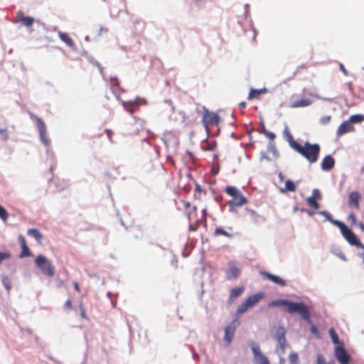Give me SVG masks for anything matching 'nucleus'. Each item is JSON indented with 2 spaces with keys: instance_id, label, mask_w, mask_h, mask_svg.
<instances>
[{
  "instance_id": "obj_1",
  "label": "nucleus",
  "mask_w": 364,
  "mask_h": 364,
  "mask_svg": "<svg viewBox=\"0 0 364 364\" xmlns=\"http://www.w3.org/2000/svg\"><path fill=\"white\" fill-rule=\"evenodd\" d=\"M269 306H285L289 313H297L305 321H311V314L308 307L303 302H294L287 299H277L272 301Z\"/></svg>"
},
{
  "instance_id": "obj_2",
  "label": "nucleus",
  "mask_w": 364,
  "mask_h": 364,
  "mask_svg": "<svg viewBox=\"0 0 364 364\" xmlns=\"http://www.w3.org/2000/svg\"><path fill=\"white\" fill-rule=\"evenodd\" d=\"M294 151L304 157L310 164H314L318 159L321 147L318 144L306 141L304 145L299 144Z\"/></svg>"
},
{
  "instance_id": "obj_3",
  "label": "nucleus",
  "mask_w": 364,
  "mask_h": 364,
  "mask_svg": "<svg viewBox=\"0 0 364 364\" xmlns=\"http://www.w3.org/2000/svg\"><path fill=\"white\" fill-rule=\"evenodd\" d=\"M225 193L232 198L228 202L230 208L241 207L248 203L247 199L243 196L240 190L235 186H226Z\"/></svg>"
},
{
  "instance_id": "obj_4",
  "label": "nucleus",
  "mask_w": 364,
  "mask_h": 364,
  "mask_svg": "<svg viewBox=\"0 0 364 364\" xmlns=\"http://www.w3.org/2000/svg\"><path fill=\"white\" fill-rule=\"evenodd\" d=\"M24 26L26 27L31 38L36 39L39 38L45 28L43 23H41L39 21H35V20L30 16L24 17Z\"/></svg>"
},
{
  "instance_id": "obj_5",
  "label": "nucleus",
  "mask_w": 364,
  "mask_h": 364,
  "mask_svg": "<svg viewBox=\"0 0 364 364\" xmlns=\"http://www.w3.org/2000/svg\"><path fill=\"white\" fill-rule=\"evenodd\" d=\"M36 266L41 269L43 274L53 277L55 274V268L51 262L43 255H38L35 260Z\"/></svg>"
},
{
  "instance_id": "obj_6",
  "label": "nucleus",
  "mask_w": 364,
  "mask_h": 364,
  "mask_svg": "<svg viewBox=\"0 0 364 364\" xmlns=\"http://www.w3.org/2000/svg\"><path fill=\"white\" fill-rule=\"evenodd\" d=\"M264 297V293L259 292L255 294L247 299L244 302L240 304L236 310L237 315L244 314L248 309L253 307Z\"/></svg>"
},
{
  "instance_id": "obj_7",
  "label": "nucleus",
  "mask_w": 364,
  "mask_h": 364,
  "mask_svg": "<svg viewBox=\"0 0 364 364\" xmlns=\"http://www.w3.org/2000/svg\"><path fill=\"white\" fill-rule=\"evenodd\" d=\"M220 120V118L218 113L210 112L205 107L203 108L202 123L208 132H209V127L218 126Z\"/></svg>"
},
{
  "instance_id": "obj_8",
  "label": "nucleus",
  "mask_w": 364,
  "mask_h": 364,
  "mask_svg": "<svg viewBox=\"0 0 364 364\" xmlns=\"http://www.w3.org/2000/svg\"><path fill=\"white\" fill-rule=\"evenodd\" d=\"M334 356L340 364H349L350 355L346 350L343 344H340L335 347Z\"/></svg>"
},
{
  "instance_id": "obj_9",
  "label": "nucleus",
  "mask_w": 364,
  "mask_h": 364,
  "mask_svg": "<svg viewBox=\"0 0 364 364\" xmlns=\"http://www.w3.org/2000/svg\"><path fill=\"white\" fill-rule=\"evenodd\" d=\"M196 213V207H193V212L188 213V220H189V229L192 231H196L200 225V224L203 222L206 221V210H203V214L200 218L196 220V221H193V215Z\"/></svg>"
},
{
  "instance_id": "obj_10",
  "label": "nucleus",
  "mask_w": 364,
  "mask_h": 364,
  "mask_svg": "<svg viewBox=\"0 0 364 364\" xmlns=\"http://www.w3.org/2000/svg\"><path fill=\"white\" fill-rule=\"evenodd\" d=\"M343 237L351 245L364 248V245L358 240L353 232L347 225L341 230Z\"/></svg>"
},
{
  "instance_id": "obj_11",
  "label": "nucleus",
  "mask_w": 364,
  "mask_h": 364,
  "mask_svg": "<svg viewBox=\"0 0 364 364\" xmlns=\"http://www.w3.org/2000/svg\"><path fill=\"white\" fill-rule=\"evenodd\" d=\"M251 348L256 364H270L267 358L261 353L259 346L258 345L255 344L254 342H252Z\"/></svg>"
},
{
  "instance_id": "obj_12",
  "label": "nucleus",
  "mask_w": 364,
  "mask_h": 364,
  "mask_svg": "<svg viewBox=\"0 0 364 364\" xmlns=\"http://www.w3.org/2000/svg\"><path fill=\"white\" fill-rule=\"evenodd\" d=\"M235 321H233L230 325L225 328L224 341L227 345H229L235 335L236 325Z\"/></svg>"
},
{
  "instance_id": "obj_13",
  "label": "nucleus",
  "mask_w": 364,
  "mask_h": 364,
  "mask_svg": "<svg viewBox=\"0 0 364 364\" xmlns=\"http://www.w3.org/2000/svg\"><path fill=\"white\" fill-rule=\"evenodd\" d=\"M354 127L350 124V122L345 121L343 122L337 129V136H341L346 133L351 132L354 131Z\"/></svg>"
},
{
  "instance_id": "obj_14",
  "label": "nucleus",
  "mask_w": 364,
  "mask_h": 364,
  "mask_svg": "<svg viewBox=\"0 0 364 364\" xmlns=\"http://www.w3.org/2000/svg\"><path fill=\"white\" fill-rule=\"evenodd\" d=\"M38 128L41 141L45 145L48 146L49 144V140L46 136V127L44 122L41 119H38Z\"/></svg>"
},
{
  "instance_id": "obj_15",
  "label": "nucleus",
  "mask_w": 364,
  "mask_h": 364,
  "mask_svg": "<svg viewBox=\"0 0 364 364\" xmlns=\"http://www.w3.org/2000/svg\"><path fill=\"white\" fill-rule=\"evenodd\" d=\"M335 166V160L331 155H327L323 159L321 168L323 171H330Z\"/></svg>"
},
{
  "instance_id": "obj_16",
  "label": "nucleus",
  "mask_w": 364,
  "mask_h": 364,
  "mask_svg": "<svg viewBox=\"0 0 364 364\" xmlns=\"http://www.w3.org/2000/svg\"><path fill=\"white\" fill-rule=\"evenodd\" d=\"M261 274L266 279L272 281V282H274L281 287H284L286 285L285 281L278 276L272 274L267 272H261Z\"/></svg>"
},
{
  "instance_id": "obj_17",
  "label": "nucleus",
  "mask_w": 364,
  "mask_h": 364,
  "mask_svg": "<svg viewBox=\"0 0 364 364\" xmlns=\"http://www.w3.org/2000/svg\"><path fill=\"white\" fill-rule=\"evenodd\" d=\"M360 199V195L359 193L355 191L351 192L348 196V205L350 207L355 208V209L359 208V200Z\"/></svg>"
},
{
  "instance_id": "obj_18",
  "label": "nucleus",
  "mask_w": 364,
  "mask_h": 364,
  "mask_svg": "<svg viewBox=\"0 0 364 364\" xmlns=\"http://www.w3.org/2000/svg\"><path fill=\"white\" fill-rule=\"evenodd\" d=\"M284 139L289 142V144L294 150L299 146V143L296 141L289 132L288 127H286L283 132Z\"/></svg>"
},
{
  "instance_id": "obj_19",
  "label": "nucleus",
  "mask_w": 364,
  "mask_h": 364,
  "mask_svg": "<svg viewBox=\"0 0 364 364\" xmlns=\"http://www.w3.org/2000/svg\"><path fill=\"white\" fill-rule=\"evenodd\" d=\"M267 89L264 87L262 89L257 90V89H250V92L247 96L248 100H252L253 99H259L261 95L265 94L267 92Z\"/></svg>"
},
{
  "instance_id": "obj_20",
  "label": "nucleus",
  "mask_w": 364,
  "mask_h": 364,
  "mask_svg": "<svg viewBox=\"0 0 364 364\" xmlns=\"http://www.w3.org/2000/svg\"><path fill=\"white\" fill-rule=\"evenodd\" d=\"M226 274L229 280L237 279L240 274V269L235 265H231L227 270Z\"/></svg>"
},
{
  "instance_id": "obj_21",
  "label": "nucleus",
  "mask_w": 364,
  "mask_h": 364,
  "mask_svg": "<svg viewBox=\"0 0 364 364\" xmlns=\"http://www.w3.org/2000/svg\"><path fill=\"white\" fill-rule=\"evenodd\" d=\"M124 108L129 113H134L139 107V103L136 101H128L122 102Z\"/></svg>"
},
{
  "instance_id": "obj_22",
  "label": "nucleus",
  "mask_w": 364,
  "mask_h": 364,
  "mask_svg": "<svg viewBox=\"0 0 364 364\" xmlns=\"http://www.w3.org/2000/svg\"><path fill=\"white\" fill-rule=\"evenodd\" d=\"M59 37L62 41H63L68 46L73 48L75 46V43L72 38L67 33L60 32Z\"/></svg>"
},
{
  "instance_id": "obj_23",
  "label": "nucleus",
  "mask_w": 364,
  "mask_h": 364,
  "mask_svg": "<svg viewBox=\"0 0 364 364\" xmlns=\"http://www.w3.org/2000/svg\"><path fill=\"white\" fill-rule=\"evenodd\" d=\"M244 287H239L232 289L230 291L229 300L232 301L237 299V297L240 296L242 292L244 291Z\"/></svg>"
},
{
  "instance_id": "obj_24",
  "label": "nucleus",
  "mask_w": 364,
  "mask_h": 364,
  "mask_svg": "<svg viewBox=\"0 0 364 364\" xmlns=\"http://www.w3.org/2000/svg\"><path fill=\"white\" fill-rule=\"evenodd\" d=\"M248 213L250 216L251 220L255 223H259L260 222L264 221L265 218L259 215L255 210H248Z\"/></svg>"
},
{
  "instance_id": "obj_25",
  "label": "nucleus",
  "mask_w": 364,
  "mask_h": 364,
  "mask_svg": "<svg viewBox=\"0 0 364 364\" xmlns=\"http://www.w3.org/2000/svg\"><path fill=\"white\" fill-rule=\"evenodd\" d=\"M27 234L36 239L38 244H41V240L43 238L42 234L37 229H29L27 231Z\"/></svg>"
},
{
  "instance_id": "obj_26",
  "label": "nucleus",
  "mask_w": 364,
  "mask_h": 364,
  "mask_svg": "<svg viewBox=\"0 0 364 364\" xmlns=\"http://www.w3.org/2000/svg\"><path fill=\"white\" fill-rule=\"evenodd\" d=\"M329 335L331 336V338L332 340V342L336 344V346H338L340 344H343L342 342L340 341L338 335L337 334L336 331L333 328H331L329 329Z\"/></svg>"
},
{
  "instance_id": "obj_27",
  "label": "nucleus",
  "mask_w": 364,
  "mask_h": 364,
  "mask_svg": "<svg viewBox=\"0 0 364 364\" xmlns=\"http://www.w3.org/2000/svg\"><path fill=\"white\" fill-rule=\"evenodd\" d=\"M213 235L215 237L219 236V235H223V236L229 237V238L232 237V235L231 233H229L228 231L225 230L221 227H217L214 230Z\"/></svg>"
},
{
  "instance_id": "obj_28",
  "label": "nucleus",
  "mask_w": 364,
  "mask_h": 364,
  "mask_svg": "<svg viewBox=\"0 0 364 364\" xmlns=\"http://www.w3.org/2000/svg\"><path fill=\"white\" fill-rule=\"evenodd\" d=\"M296 191V186L294 182L291 180H287L285 182V187L284 189H281V192L284 193L286 191L294 192Z\"/></svg>"
},
{
  "instance_id": "obj_29",
  "label": "nucleus",
  "mask_w": 364,
  "mask_h": 364,
  "mask_svg": "<svg viewBox=\"0 0 364 364\" xmlns=\"http://www.w3.org/2000/svg\"><path fill=\"white\" fill-rule=\"evenodd\" d=\"M277 341L281 344L282 350H284V343H285V336H284V331L282 328L279 332L277 336Z\"/></svg>"
},
{
  "instance_id": "obj_30",
  "label": "nucleus",
  "mask_w": 364,
  "mask_h": 364,
  "mask_svg": "<svg viewBox=\"0 0 364 364\" xmlns=\"http://www.w3.org/2000/svg\"><path fill=\"white\" fill-rule=\"evenodd\" d=\"M364 120V116L362 114H354L350 117L348 121L352 123H360Z\"/></svg>"
},
{
  "instance_id": "obj_31",
  "label": "nucleus",
  "mask_w": 364,
  "mask_h": 364,
  "mask_svg": "<svg viewBox=\"0 0 364 364\" xmlns=\"http://www.w3.org/2000/svg\"><path fill=\"white\" fill-rule=\"evenodd\" d=\"M306 200L308 203V204L312 208H314L315 210H318L319 208V204L318 203L316 200H315L314 198L309 197L306 199Z\"/></svg>"
},
{
  "instance_id": "obj_32",
  "label": "nucleus",
  "mask_w": 364,
  "mask_h": 364,
  "mask_svg": "<svg viewBox=\"0 0 364 364\" xmlns=\"http://www.w3.org/2000/svg\"><path fill=\"white\" fill-rule=\"evenodd\" d=\"M311 105V101L308 99H301L296 102L294 107H306Z\"/></svg>"
},
{
  "instance_id": "obj_33",
  "label": "nucleus",
  "mask_w": 364,
  "mask_h": 364,
  "mask_svg": "<svg viewBox=\"0 0 364 364\" xmlns=\"http://www.w3.org/2000/svg\"><path fill=\"white\" fill-rule=\"evenodd\" d=\"M217 145L215 141L210 143L207 142L205 144L202 146V149L204 151H214L216 148Z\"/></svg>"
},
{
  "instance_id": "obj_34",
  "label": "nucleus",
  "mask_w": 364,
  "mask_h": 364,
  "mask_svg": "<svg viewBox=\"0 0 364 364\" xmlns=\"http://www.w3.org/2000/svg\"><path fill=\"white\" fill-rule=\"evenodd\" d=\"M289 359L290 364H298L299 363L298 354L295 352H291L289 354Z\"/></svg>"
},
{
  "instance_id": "obj_35",
  "label": "nucleus",
  "mask_w": 364,
  "mask_h": 364,
  "mask_svg": "<svg viewBox=\"0 0 364 364\" xmlns=\"http://www.w3.org/2000/svg\"><path fill=\"white\" fill-rule=\"evenodd\" d=\"M79 309H80V316L83 318H85L86 320H88L89 318H88V316H87V315L86 314L85 307V306H84L82 302H80L79 303Z\"/></svg>"
},
{
  "instance_id": "obj_36",
  "label": "nucleus",
  "mask_w": 364,
  "mask_h": 364,
  "mask_svg": "<svg viewBox=\"0 0 364 364\" xmlns=\"http://www.w3.org/2000/svg\"><path fill=\"white\" fill-rule=\"evenodd\" d=\"M328 221H330L332 224L338 227L340 230H343V228H344L346 227V225L343 223H342L339 220H334L332 218V217L331 218V220H329Z\"/></svg>"
},
{
  "instance_id": "obj_37",
  "label": "nucleus",
  "mask_w": 364,
  "mask_h": 364,
  "mask_svg": "<svg viewBox=\"0 0 364 364\" xmlns=\"http://www.w3.org/2000/svg\"><path fill=\"white\" fill-rule=\"evenodd\" d=\"M262 133L272 141L276 138V135L273 132L267 130L264 127H263Z\"/></svg>"
},
{
  "instance_id": "obj_38",
  "label": "nucleus",
  "mask_w": 364,
  "mask_h": 364,
  "mask_svg": "<svg viewBox=\"0 0 364 364\" xmlns=\"http://www.w3.org/2000/svg\"><path fill=\"white\" fill-rule=\"evenodd\" d=\"M8 218V213L6 209L0 205V218L3 220H6Z\"/></svg>"
},
{
  "instance_id": "obj_39",
  "label": "nucleus",
  "mask_w": 364,
  "mask_h": 364,
  "mask_svg": "<svg viewBox=\"0 0 364 364\" xmlns=\"http://www.w3.org/2000/svg\"><path fill=\"white\" fill-rule=\"evenodd\" d=\"M73 309V302L70 299L67 300L64 305H63V309L66 311H68Z\"/></svg>"
},
{
  "instance_id": "obj_40",
  "label": "nucleus",
  "mask_w": 364,
  "mask_h": 364,
  "mask_svg": "<svg viewBox=\"0 0 364 364\" xmlns=\"http://www.w3.org/2000/svg\"><path fill=\"white\" fill-rule=\"evenodd\" d=\"M2 282L6 289L9 291L11 289V282L10 279L7 277H4L2 279Z\"/></svg>"
},
{
  "instance_id": "obj_41",
  "label": "nucleus",
  "mask_w": 364,
  "mask_h": 364,
  "mask_svg": "<svg viewBox=\"0 0 364 364\" xmlns=\"http://www.w3.org/2000/svg\"><path fill=\"white\" fill-rule=\"evenodd\" d=\"M11 254L9 252H0V264L5 259H9Z\"/></svg>"
},
{
  "instance_id": "obj_42",
  "label": "nucleus",
  "mask_w": 364,
  "mask_h": 364,
  "mask_svg": "<svg viewBox=\"0 0 364 364\" xmlns=\"http://www.w3.org/2000/svg\"><path fill=\"white\" fill-rule=\"evenodd\" d=\"M316 363L317 364H326V359L323 355H321V354L317 355Z\"/></svg>"
},
{
  "instance_id": "obj_43",
  "label": "nucleus",
  "mask_w": 364,
  "mask_h": 364,
  "mask_svg": "<svg viewBox=\"0 0 364 364\" xmlns=\"http://www.w3.org/2000/svg\"><path fill=\"white\" fill-rule=\"evenodd\" d=\"M311 197L314 198L315 200H321V193L318 189H314L313 191L312 196Z\"/></svg>"
},
{
  "instance_id": "obj_44",
  "label": "nucleus",
  "mask_w": 364,
  "mask_h": 364,
  "mask_svg": "<svg viewBox=\"0 0 364 364\" xmlns=\"http://www.w3.org/2000/svg\"><path fill=\"white\" fill-rule=\"evenodd\" d=\"M201 191H202V190H201L200 185L196 184V186L195 187V198H196L200 199V195L201 193Z\"/></svg>"
},
{
  "instance_id": "obj_45",
  "label": "nucleus",
  "mask_w": 364,
  "mask_h": 364,
  "mask_svg": "<svg viewBox=\"0 0 364 364\" xmlns=\"http://www.w3.org/2000/svg\"><path fill=\"white\" fill-rule=\"evenodd\" d=\"M31 255V252L28 247L24 242V257H29Z\"/></svg>"
},
{
  "instance_id": "obj_46",
  "label": "nucleus",
  "mask_w": 364,
  "mask_h": 364,
  "mask_svg": "<svg viewBox=\"0 0 364 364\" xmlns=\"http://www.w3.org/2000/svg\"><path fill=\"white\" fill-rule=\"evenodd\" d=\"M318 213L320 215H323L326 218V220H331V215L327 211L322 210V211L318 212Z\"/></svg>"
},
{
  "instance_id": "obj_47",
  "label": "nucleus",
  "mask_w": 364,
  "mask_h": 364,
  "mask_svg": "<svg viewBox=\"0 0 364 364\" xmlns=\"http://www.w3.org/2000/svg\"><path fill=\"white\" fill-rule=\"evenodd\" d=\"M339 68H340L341 71L343 73L344 75H346V76L348 75V72L346 69V68H345V66L343 65V63H340L339 64Z\"/></svg>"
},
{
  "instance_id": "obj_48",
  "label": "nucleus",
  "mask_w": 364,
  "mask_h": 364,
  "mask_svg": "<svg viewBox=\"0 0 364 364\" xmlns=\"http://www.w3.org/2000/svg\"><path fill=\"white\" fill-rule=\"evenodd\" d=\"M105 133L107 134V136L109 138V139L110 140V141H112V137L113 135V131L109 129H107L105 130Z\"/></svg>"
},
{
  "instance_id": "obj_49",
  "label": "nucleus",
  "mask_w": 364,
  "mask_h": 364,
  "mask_svg": "<svg viewBox=\"0 0 364 364\" xmlns=\"http://www.w3.org/2000/svg\"><path fill=\"white\" fill-rule=\"evenodd\" d=\"M18 240L20 242L21 247L23 249V236L19 235ZM19 257H21V258L23 257V250H21V252L19 254Z\"/></svg>"
},
{
  "instance_id": "obj_50",
  "label": "nucleus",
  "mask_w": 364,
  "mask_h": 364,
  "mask_svg": "<svg viewBox=\"0 0 364 364\" xmlns=\"http://www.w3.org/2000/svg\"><path fill=\"white\" fill-rule=\"evenodd\" d=\"M74 289L77 291L80 292V285L77 282H73Z\"/></svg>"
},
{
  "instance_id": "obj_51",
  "label": "nucleus",
  "mask_w": 364,
  "mask_h": 364,
  "mask_svg": "<svg viewBox=\"0 0 364 364\" xmlns=\"http://www.w3.org/2000/svg\"><path fill=\"white\" fill-rule=\"evenodd\" d=\"M165 103L168 104L171 107V109L173 111L174 109V107L173 105V102L171 100H166L164 101Z\"/></svg>"
},
{
  "instance_id": "obj_52",
  "label": "nucleus",
  "mask_w": 364,
  "mask_h": 364,
  "mask_svg": "<svg viewBox=\"0 0 364 364\" xmlns=\"http://www.w3.org/2000/svg\"><path fill=\"white\" fill-rule=\"evenodd\" d=\"M311 331L313 333L317 334L318 333V331L316 326L312 325L311 327Z\"/></svg>"
},
{
  "instance_id": "obj_53",
  "label": "nucleus",
  "mask_w": 364,
  "mask_h": 364,
  "mask_svg": "<svg viewBox=\"0 0 364 364\" xmlns=\"http://www.w3.org/2000/svg\"><path fill=\"white\" fill-rule=\"evenodd\" d=\"M331 119V117L328 116V117H323L322 118V122L323 124H326V123H328Z\"/></svg>"
},
{
  "instance_id": "obj_54",
  "label": "nucleus",
  "mask_w": 364,
  "mask_h": 364,
  "mask_svg": "<svg viewBox=\"0 0 364 364\" xmlns=\"http://www.w3.org/2000/svg\"><path fill=\"white\" fill-rule=\"evenodd\" d=\"M112 85H113L114 87L118 86L119 83H118L117 79L114 80V82L112 83Z\"/></svg>"
},
{
  "instance_id": "obj_55",
  "label": "nucleus",
  "mask_w": 364,
  "mask_h": 364,
  "mask_svg": "<svg viewBox=\"0 0 364 364\" xmlns=\"http://www.w3.org/2000/svg\"><path fill=\"white\" fill-rule=\"evenodd\" d=\"M18 17L19 18V21H23V14L21 12H18Z\"/></svg>"
},
{
  "instance_id": "obj_56",
  "label": "nucleus",
  "mask_w": 364,
  "mask_h": 364,
  "mask_svg": "<svg viewBox=\"0 0 364 364\" xmlns=\"http://www.w3.org/2000/svg\"><path fill=\"white\" fill-rule=\"evenodd\" d=\"M240 107H242V108H245L246 107V102H242L239 104Z\"/></svg>"
},
{
  "instance_id": "obj_57",
  "label": "nucleus",
  "mask_w": 364,
  "mask_h": 364,
  "mask_svg": "<svg viewBox=\"0 0 364 364\" xmlns=\"http://www.w3.org/2000/svg\"><path fill=\"white\" fill-rule=\"evenodd\" d=\"M261 156H262V159H266L267 160H270L269 158H268L267 156H266L263 152H261Z\"/></svg>"
},
{
  "instance_id": "obj_58",
  "label": "nucleus",
  "mask_w": 364,
  "mask_h": 364,
  "mask_svg": "<svg viewBox=\"0 0 364 364\" xmlns=\"http://www.w3.org/2000/svg\"><path fill=\"white\" fill-rule=\"evenodd\" d=\"M183 205L186 208H188L190 206V203L186 201H183Z\"/></svg>"
},
{
  "instance_id": "obj_59",
  "label": "nucleus",
  "mask_w": 364,
  "mask_h": 364,
  "mask_svg": "<svg viewBox=\"0 0 364 364\" xmlns=\"http://www.w3.org/2000/svg\"><path fill=\"white\" fill-rule=\"evenodd\" d=\"M268 149H270L271 151L275 152V149L272 146H268Z\"/></svg>"
},
{
  "instance_id": "obj_60",
  "label": "nucleus",
  "mask_w": 364,
  "mask_h": 364,
  "mask_svg": "<svg viewBox=\"0 0 364 364\" xmlns=\"http://www.w3.org/2000/svg\"><path fill=\"white\" fill-rule=\"evenodd\" d=\"M98 67H99V68H100V73L103 75V73H102V70H103V69H102V67H100V65H99Z\"/></svg>"
},
{
  "instance_id": "obj_61",
  "label": "nucleus",
  "mask_w": 364,
  "mask_h": 364,
  "mask_svg": "<svg viewBox=\"0 0 364 364\" xmlns=\"http://www.w3.org/2000/svg\"><path fill=\"white\" fill-rule=\"evenodd\" d=\"M327 364H335L334 361L331 360Z\"/></svg>"
},
{
  "instance_id": "obj_62",
  "label": "nucleus",
  "mask_w": 364,
  "mask_h": 364,
  "mask_svg": "<svg viewBox=\"0 0 364 364\" xmlns=\"http://www.w3.org/2000/svg\"><path fill=\"white\" fill-rule=\"evenodd\" d=\"M280 362H281V363H284V358H281L280 359Z\"/></svg>"
},
{
  "instance_id": "obj_63",
  "label": "nucleus",
  "mask_w": 364,
  "mask_h": 364,
  "mask_svg": "<svg viewBox=\"0 0 364 364\" xmlns=\"http://www.w3.org/2000/svg\"><path fill=\"white\" fill-rule=\"evenodd\" d=\"M0 132H1V134H4V133L5 132V130H3V129H0Z\"/></svg>"
},
{
  "instance_id": "obj_64",
  "label": "nucleus",
  "mask_w": 364,
  "mask_h": 364,
  "mask_svg": "<svg viewBox=\"0 0 364 364\" xmlns=\"http://www.w3.org/2000/svg\"><path fill=\"white\" fill-rule=\"evenodd\" d=\"M350 219L355 218V215H350Z\"/></svg>"
}]
</instances>
